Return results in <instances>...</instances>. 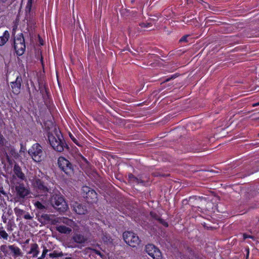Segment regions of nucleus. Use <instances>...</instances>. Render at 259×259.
<instances>
[{"label":"nucleus","instance_id":"nucleus-1","mask_svg":"<svg viewBox=\"0 0 259 259\" xmlns=\"http://www.w3.org/2000/svg\"><path fill=\"white\" fill-rule=\"evenodd\" d=\"M48 140L53 148L58 152H62L66 146L60 131L56 127L48 133Z\"/></svg>","mask_w":259,"mask_h":259},{"label":"nucleus","instance_id":"nucleus-2","mask_svg":"<svg viewBox=\"0 0 259 259\" xmlns=\"http://www.w3.org/2000/svg\"><path fill=\"white\" fill-rule=\"evenodd\" d=\"M28 154L36 162H39L45 158V152L41 146L38 143H35L28 150Z\"/></svg>","mask_w":259,"mask_h":259},{"label":"nucleus","instance_id":"nucleus-3","mask_svg":"<svg viewBox=\"0 0 259 259\" xmlns=\"http://www.w3.org/2000/svg\"><path fill=\"white\" fill-rule=\"evenodd\" d=\"M53 207L62 212L65 211L68 208V205L64 198L59 194H54L50 200Z\"/></svg>","mask_w":259,"mask_h":259},{"label":"nucleus","instance_id":"nucleus-4","mask_svg":"<svg viewBox=\"0 0 259 259\" xmlns=\"http://www.w3.org/2000/svg\"><path fill=\"white\" fill-rule=\"evenodd\" d=\"M123 238L126 243L132 247H136L141 241L138 236L132 232H124Z\"/></svg>","mask_w":259,"mask_h":259},{"label":"nucleus","instance_id":"nucleus-5","mask_svg":"<svg viewBox=\"0 0 259 259\" xmlns=\"http://www.w3.org/2000/svg\"><path fill=\"white\" fill-rule=\"evenodd\" d=\"M14 48L18 55L21 56L24 54L26 46L24 38L22 33L19 34L17 37L15 39Z\"/></svg>","mask_w":259,"mask_h":259},{"label":"nucleus","instance_id":"nucleus-6","mask_svg":"<svg viewBox=\"0 0 259 259\" xmlns=\"http://www.w3.org/2000/svg\"><path fill=\"white\" fill-rule=\"evenodd\" d=\"M58 164L59 168L67 175H70L73 172L72 164L68 160L63 157H59L58 159Z\"/></svg>","mask_w":259,"mask_h":259},{"label":"nucleus","instance_id":"nucleus-7","mask_svg":"<svg viewBox=\"0 0 259 259\" xmlns=\"http://www.w3.org/2000/svg\"><path fill=\"white\" fill-rule=\"evenodd\" d=\"M146 252L153 259H162V253L160 250L153 244H148L145 246Z\"/></svg>","mask_w":259,"mask_h":259},{"label":"nucleus","instance_id":"nucleus-8","mask_svg":"<svg viewBox=\"0 0 259 259\" xmlns=\"http://www.w3.org/2000/svg\"><path fill=\"white\" fill-rule=\"evenodd\" d=\"M73 210L78 214H84L87 212L86 206L77 202H74L71 204Z\"/></svg>","mask_w":259,"mask_h":259},{"label":"nucleus","instance_id":"nucleus-9","mask_svg":"<svg viewBox=\"0 0 259 259\" xmlns=\"http://www.w3.org/2000/svg\"><path fill=\"white\" fill-rule=\"evenodd\" d=\"M22 81L21 77L18 76L16 77V80L11 83L12 92L14 94L17 95L20 93Z\"/></svg>","mask_w":259,"mask_h":259},{"label":"nucleus","instance_id":"nucleus-10","mask_svg":"<svg viewBox=\"0 0 259 259\" xmlns=\"http://www.w3.org/2000/svg\"><path fill=\"white\" fill-rule=\"evenodd\" d=\"M15 189L17 195L22 198H25L30 193L29 190L23 184H20L18 186H17L15 188Z\"/></svg>","mask_w":259,"mask_h":259},{"label":"nucleus","instance_id":"nucleus-11","mask_svg":"<svg viewBox=\"0 0 259 259\" xmlns=\"http://www.w3.org/2000/svg\"><path fill=\"white\" fill-rule=\"evenodd\" d=\"M35 186L41 193H46L49 192V188L40 179H36L34 183Z\"/></svg>","mask_w":259,"mask_h":259},{"label":"nucleus","instance_id":"nucleus-12","mask_svg":"<svg viewBox=\"0 0 259 259\" xmlns=\"http://www.w3.org/2000/svg\"><path fill=\"white\" fill-rule=\"evenodd\" d=\"M73 240L79 244L84 243L87 241V238L83 235L80 234H74L72 236Z\"/></svg>","mask_w":259,"mask_h":259},{"label":"nucleus","instance_id":"nucleus-13","mask_svg":"<svg viewBox=\"0 0 259 259\" xmlns=\"http://www.w3.org/2000/svg\"><path fill=\"white\" fill-rule=\"evenodd\" d=\"M85 197L87 198L88 201L91 203H94L97 200V194L94 190H91L85 195Z\"/></svg>","mask_w":259,"mask_h":259},{"label":"nucleus","instance_id":"nucleus-14","mask_svg":"<svg viewBox=\"0 0 259 259\" xmlns=\"http://www.w3.org/2000/svg\"><path fill=\"white\" fill-rule=\"evenodd\" d=\"M38 245L36 243H33L30 245V249L28 254H32V257H36L39 253Z\"/></svg>","mask_w":259,"mask_h":259},{"label":"nucleus","instance_id":"nucleus-15","mask_svg":"<svg viewBox=\"0 0 259 259\" xmlns=\"http://www.w3.org/2000/svg\"><path fill=\"white\" fill-rule=\"evenodd\" d=\"M8 247L12 252V255L14 257H16L22 255V252L21 251V250L18 247L14 245H9Z\"/></svg>","mask_w":259,"mask_h":259},{"label":"nucleus","instance_id":"nucleus-16","mask_svg":"<svg viewBox=\"0 0 259 259\" xmlns=\"http://www.w3.org/2000/svg\"><path fill=\"white\" fill-rule=\"evenodd\" d=\"M14 172L18 178L22 180H24V174L22 171L21 168L17 164L14 165Z\"/></svg>","mask_w":259,"mask_h":259},{"label":"nucleus","instance_id":"nucleus-17","mask_svg":"<svg viewBox=\"0 0 259 259\" xmlns=\"http://www.w3.org/2000/svg\"><path fill=\"white\" fill-rule=\"evenodd\" d=\"M128 177L130 182L132 183L141 184L143 185H145V180L135 177L132 174H130L128 175Z\"/></svg>","mask_w":259,"mask_h":259},{"label":"nucleus","instance_id":"nucleus-18","mask_svg":"<svg viewBox=\"0 0 259 259\" xmlns=\"http://www.w3.org/2000/svg\"><path fill=\"white\" fill-rule=\"evenodd\" d=\"M56 230L60 233L69 234L72 231L71 228L63 225H59L56 227Z\"/></svg>","mask_w":259,"mask_h":259},{"label":"nucleus","instance_id":"nucleus-19","mask_svg":"<svg viewBox=\"0 0 259 259\" xmlns=\"http://www.w3.org/2000/svg\"><path fill=\"white\" fill-rule=\"evenodd\" d=\"M150 215L151 217L155 219V220H157L160 224H162L163 226L167 227H168V224L167 222H166L164 220L161 219L157 214L153 212H150Z\"/></svg>","mask_w":259,"mask_h":259},{"label":"nucleus","instance_id":"nucleus-20","mask_svg":"<svg viewBox=\"0 0 259 259\" xmlns=\"http://www.w3.org/2000/svg\"><path fill=\"white\" fill-rule=\"evenodd\" d=\"M10 37V34L7 30H6L3 36H0V46H4Z\"/></svg>","mask_w":259,"mask_h":259},{"label":"nucleus","instance_id":"nucleus-21","mask_svg":"<svg viewBox=\"0 0 259 259\" xmlns=\"http://www.w3.org/2000/svg\"><path fill=\"white\" fill-rule=\"evenodd\" d=\"M57 222L59 223H63L68 226H71L73 222L66 218H59L57 219Z\"/></svg>","mask_w":259,"mask_h":259},{"label":"nucleus","instance_id":"nucleus-22","mask_svg":"<svg viewBox=\"0 0 259 259\" xmlns=\"http://www.w3.org/2000/svg\"><path fill=\"white\" fill-rule=\"evenodd\" d=\"M9 237V234L5 230L3 226L0 227V239H3L4 240H8Z\"/></svg>","mask_w":259,"mask_h":259},{"label":"nucleus","instance_id":"nucleus-23","mask_svg":"<svg viewBox=\"0 0 259 259\" xmlns=\"http://www.w3.org/2000/svg\"><path fill=\"white\" fill-rule=\"evenodd\" d=\"M153 21H154V20L150 19L149 22L140 23L139 25L143 28H149L152 26Z\"/></svg>","mask_w":259,"mask_h":259},{"label":"nucleus","instance_id":"nucleus-24","mask_svg":"<svg viewBox=\"0 0 259 259\" xmlns=\"http://www.w3.org/2000/svg\"><path fill=\"white\" fill-rule=\"evenodd\" d=\"M14 211L18 218H21V217L23 216L25 211L23 209H20L18 207H16L14 208Z\"/></svg>","mask_w":259,"mask_h":259},{"label":"nucleus","instance_id":"nucleus-25","mask_svg":"<svg viewBox=\"0 0 259 259\" xmlns=\"http://www.w3.org/2000/svg\"><path fill=\"white\" fill-rule=\"evenodd\" d=\"M63 255L62 252H58L54 250L52 253L49 254V256L52 258L61 257Z\"/></svg>","mask_w":259,"mask_h":259},{"label":"nucleus","instance_id":"nucleus-26","mask_svg":"<svg viewBox=\"0 0 259 259\" xmlns=\"http://www.w3.org/2000/svg\"><path fill=\"white\" fill-rule=\"evenodd\" d=\"M34 206L40 210H44L46 208L45 205H44L41 202L39 201H36L34 203Z\"/></svg>","mask_w":259,"mask_h":259},{"label":"nucleus","instance_id":"nucleus-27","mask_svg":"<svg viewBox=\"0 0 259 259\" xmlns=\"http://www.w3.org/2000/svg\"><path fill=\"white\" fill-rule=\"evenodd\" d=\"M87 249L91 250L92 252L95 253L96 254L100 256L101 257L103 256V254L99 250L97 249L92 248L90 247L88 248Z\"/></svg>","mask_w":259,"mask_h":259},{"label":"nucleus","instance_id":"nucleus-28","mask_svg":"<svg viewBox=\"0 0 259 259\" xmlns=\"http://www.w3.org/2000/svg\"><path fill=\"white\" fill-rule=\"evenodd\" d=\"M32 1H33V0H28L27 6H26V9H27V10H28L29 11H30L31 10Z\"/></svg>","mask_w":259,"mask_h":259},{"label":"nucleus","instance_id":"nucleus-29","mask_svg":"<svg viewBox=\"0 0 259 259\" xmlns=\"http://www.w3.org/2000/svg\"><path fill=\"white\" fill-rule=\"evenodd\" d=\"M33 216L31 215L28 212H25L23 218L25 220H32L33 218Z\"/></svg>","mask_w":259,"mask_h":259},{"label":"nucleus","instance_id":"nucleus-30","mask_svg":"<svg viewBox=\"0 0 259 259\" xmlns=\"http://www.w3.org/2000/svg\"><path fill=\"white\" fill-rule=\"evenodd\" d=\"M12 226H13L12 223L11 221H9L8 222L7 226L6 228L8 231L11 232L13 230Z\"/></svg>","mask_w":259,"mask_h":259},{"label":"nucleus","instance_id":"nucleus-31","mask_svg":"<svg viewBox=\"0 0 259 259\" xmlns=\"http://www.w3.org/2000/svg\"><path fill=\"white\" fill-rule=\"evenodd\" d=\"M8 248L6 245H1L0 247L1 250L4 253H8L7 248Z\"/></svg>","mask_w":259,"mask_h":259},{"label":"nucleus","instance_id":"nucleus-32","mask_svg":"<svg viewBox=\"0 0 259 259\" xmlns=\"http://www.w3.org/2000/svg\"><path fill=\"white\" fill-rule=\"evenodd\" d=\"M92 189H90V188L84 186L82 188V191L84 193L86 194V195Z\"/></svg>","mask_w":259,"mask_h":259},{"label":"nucleus","instance_id":"nucleus-33","mask_svg":"<svg viewBox=\"0 0 259 259\" xmlns=\"http://www.w3.org/2000/svg\"><path fill=\"white\" fill-rule=\"evenodd\" d=\"M189 37L188 35L183 36L180 39V42H187V38Z\"/></svg>","mask_w":259,"mask_h":259},{"label":"nucleus","instance_id":"nucleus-34","mask_svg":"<svg viewBox=\"0 0 259 259\" xmlns=\"http://www.w3.org/2000/svg\"><path fill=\"white\" fill-rule=\"evenodd\" d=\"M154 177H166L167 176V175H163V174H160V172H153V174H152Z\"/></svg>","mask_w":259,"mask_h":259},{"label":"nucleus","instance_id":"nucleus-35","mask_svg":"<svg viewBox=\"0 0 259 259\" xmlns=\"http://www.w3.org/2000/svg\"><path fill=\"white\" fill-rule=\"evenodd\" d=\"M5 139L3 136L0 134V147L4 145Z\"/></svg>","mask_w":259,"mask_h":259},{"label":"nucleus","instance_id":"nucleus-36","mask_svg":"<svg viewBox=\"0 0 259 259\" xmlns=\"http://www.w3.org/2000/svg\"><path fill=\"white\" fill-rule=\"evenodd\" d=\"M48 251V250L47 249H46V248L44 249L43 250V251L42 252V254H41V255L40 257L44 259V258L45 257V256L46 255V254L47 253Z\"/></svg>","mask_w":259,"mask_h":259},{"label":"nucleus","instance_id":"nucleus-37","mask_svg":"<svg viewBox=\"0 0 259 259\" xmlns=\"http://www.w3.org/2000/svg\"><path fill=\"white\" fill-rule=\"evenodd\" d=\"M2 219L4 223H7L8 220L7 214L4 213L2 217Z\"/></svg>","mask_w":259,"mask_h":259},{"label":"nucleus","instance_id":"nucleus-38","mask_svg":"<svg viewBox=\"0 0 259 259\" xmlns=\"http://www.w3.org/2000/svg\"><path fill=\"white\" fill-rule=\"evenodd\" d=\"M69 136L74 143H75L77 145H78L77 140L74 137V136L72 134H70Z\"/></svg>","mask_w":259,"mask_h":259},{"label":"nucleus","instance_id":"nucleus-39","mask_svg":"<svg viewBox=\"0 0 259 259\" xmlns=\"http://www.w3.org/2000/svg\"><path fill=\"white\" fill-rule=\"evenodd\" d=\"M243 238L244 239L246 238H253V237L252 236L248 235L246 234H243Z\"/></svg>","mask_w":259,"mask_h":259},{"label":"nucleus","instance_id":"nucleus-40","mask_svg":"<svg viewBox=\"0 0 259 259\" xmlns=\"http://www.w3.org/2000/svg\"><path fill=\"white\" fill-rule=\"evenodd\" d=\"M102 240L104 241V242H106L107 241H108L109 240V237L108 236H104L103 237H102Z\"/></svg>","mask_w":259,"mask_h":259},{"label":"nucleus","instance_id":"nucleus-41","mask_svg":"<svg viewBox=\"0 0 259 259\" xmlns=\"http://www.w3.org/2000/svg\"><path fill=\"white\" fill-rule=\"evenodd\" d=\"M12 210L11 209H10L9 210H8V212L6 214L7 215L8 214L9 215H10L12 214Z\"/></svg>","mask_w":259,"mask_h":259},{"label":"nucleus","instance_id":"nucleus-42","mask_svg":"<svg viewBox=\"0 0 259 259\" xmlns=\"http://www.w3.org/2000/svg\"><path fill=\"white\" fill-rule=\"evenodd\" d=\"M8 1V0H0V2L2 3H5Z\"/></svg>","mask_w":259,"mask_h":259},{"label":"nucleus","instance_id":"nucleus-43","mask_svg":"<svg viewBox=\"0 0 259 259\" xmlns=\"http://www.w3.org/2000/svg\"><path fill=\"white\" fill-rule=\"evenodd\" d=\"M167 11H164L163 12V13H164V14L165 16H166L167 17H168V15H167V14H166V13H167Z\"/></svg>","mask_w":259,"mask_h":259},{"label":"nucleus","instance_id":"nucleus-44","mask_svg":"<svg viewBox=\"0 0 259 259\" xmlns=\"http://www.w3.org/2000/svg\"><path fill=\"white\" fill-rule=\"evenodd\" d=\"M248 255H249V249H248L247 250V257H246V259H247Z\"/></svg>","mask_w":259,"mask_h":259},{"label":"nucleus","instance_id":"nucleus-45","mask_svg":"<svg viewBox=\"0 0 259 259\" xmlns=\"http://www.w3.org/2000/svg\"><path fill=\"white\" fill-rule=\"evenodd\" d=\"M258 105H259V102H258V103H256V104H254L253 105V106H258Z\"/></svg>","mask_w":259,"mask_h":259},{"label":"nucleus","instance_id":"nucleus-46","mask_svg":"<svg viewBox=\"0 0 259 259\" xmlns=\"http://www.w3.org/2000/svg\"><path fill=\"white\" fill-rule=\"evenodd\" d=\"M29 239H27L26 241H25V243H28L29 242Z\"/></svg>","mask_w":259,"mask_h":259},{"label":"nucleus","instance_id":"nucleus-47","mask_svg":"<svg viewBox=\"0 0 259 259\" xmlns=\"http://www.w3.org/2000/svg\"><path fill=\"white\" fill-rule=\"evenodd\" d=\"M135 0H131V3H134L135 2Z\"/></svg>","mask_w":259,"mask_h":259},{"label":"nucleus","instance_id":"nucleus-48","mask_svg":"<svg viewBox=\"0 0 259 259\" xmlns=\"http://www.w3.org/2000/svg\"><path fill=\"white\" fill-rule=\"evenodd\" d=\"M65 259H71L70 257H66Z\"/></svg>","mask_w":259,"mask_h":259},{"label":"nucleus","instance_id":"nucleus-49","mask_svg":"<svg viewBox=\"0 0 259 259\" xmlns=\"http://www.w3.org/2000/svg\"><path fill=\"white\" fill-rule=\"evenodd\" d=\"M169 80V79H167L166 80V81H168Z\"/></svg>","mask_w":259,"mask_h":259},{"label":"nucleus","instance_id":"nucleus-50","mask_svg":"<svg viewBox=\"0 0 259 259\" xmlns=\"http://www.w3.org/2000/svg\"><path fill=\"white\" fill-rule=\"evenodd\" d=\"M200 1H201V2H203V1H202V0H200Z\"/></svg>","mask_w":259,"mask_h":259},{"label":"nucleus","instance_id":"nucleus-51","mask_svg":"<svg viewBox=\"0 0 259 259\" xmlns=\"http://www.w3.org/2000/svg\"><path fill=\"white\" fill-rule=\"evenodd\" d=\"M258 136H259V134H258Z\"/></svg>","mask_w":259,"mask_h":259}]
</instances>
